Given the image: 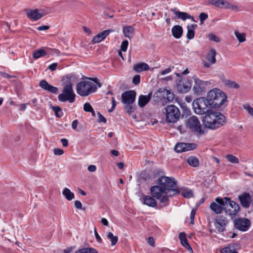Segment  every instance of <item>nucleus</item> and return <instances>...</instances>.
Returning a JSON list of instances; mask_svg holds the SVG:
<instances>
[{
	"label": "nucleus",
	"instance_id": "1",
	"mask_svg": "<svg viewBox=\"0 0 253 253\" xmlns=\"http://www.w3.org/2000/svg\"><path fill=\"white\" fill-rule=\"evenodd\" d=\"M226 117L220 112L211 111L206 114L203 119L205 127L214 130L226 124Z\"/></svg>",
	"mask_w": 253,
	"mask_h": 253
},
{
	"label": "nucleus",
	"instance_id": "2",
	"mask_svg": "<svg viewBox=\"0 0 253 253\" xmlns=\"http://www.w3.org/2000/svg\"><path fill=\"white\" fill-rule=\"evenodd\" d=\"M206 99L210 108H216L221 107L226 102L227 96L224 92L215 88L208 92Z\"/></svg>",
	"mask_w": 253,
	"mask_h": 253
},
{
	"label": "nucleus",
	"instance_id": "3",
	"mask_svg": "<svg viewBox=\"0 0 253 253\" xmlns=\"http://www.w3.org/2000/svg\"><path fill=\"white\" fill-rule=\"evenodd\" d=\"M157 183L164 189V191L168 194V192L171 190L172 194L168 195L169 197H172L175 194H179V189L174 188L177 184V181L173 177L161 176L157 181Z\"/></svg>",
	"mask_w": 253,
	"mask_h": 253
},
{
	"label": "nucleus",
	"instance_id": "4",
	"mask_svg": "<svg viewBox=\"0 0 253 253\" xmlns=\"http://www.w3.org/2000/svg\"><path fill=\"white\" fill-rule=\"evenodd\" d=\"M151 195L158 200L160 205L159 209L165 207L169 204V197L160 185H154L150 188Z\"/></svg>",
	"mask_w": 253,
	"mask_h": 253
},
{
	"label": "nucleus",
	"instance_id": "5",
	"mask_svg": "<svg viewBox=\"0 0 253 253\" xmlns=\"http://www.w3.org/2000/svg\"><path fill=\"white\" fill-rule=\"evenodd\" d=\"M66 77L69 80V83L64 86L62 93L58 95V99L60 102L68 101L70 103H73L75 100L76 94L73 90V84L70 82L72 76L71 75H67Z\"/></svg>",
	"mask_w": 253,
	"mask_h": 253
},
{
	"label": "nucleus",
	"instance_id": "6",
	"mask_svg": "<svg viewBox=\"0 0 253 253\" xmlns=\"http://www.w3.org/2000/svg\"><path fill=\"white\" fill-rule=\"evenodd\" d=\"M136 95V93L134 90L126 91L122 94V102L125 105V109L129 115L134 111L135 108L133 104L135 100Z\"/></svg>",
	"mask_w": 253,
	"mask_h": 253
},
{
	"label": "nucleus",
	"instance_id": "7",
	"mask_svg": "<svg viewBox=\"0 0 253 253\" xmlns=\"http://www.w3.org/2000/svg\"><path fill=\"white\" fill-rule=\"evenodd\" d=\"M97 89L96 85L92 82L83 81L77 84L76 91L81 96H87Z\"/></svg>",
	"mask_w": 253,
	"mask_h": 253
},
{
	"label": "nucleus",
	"instance_id": "8",
	"mask_svg": "<svg viewBox=\"0 0 253 253\" xmlns=\"http://www.w3.org/2000/svg\"><path fill=\"white\" fill-rule=\"evenodd\" d=\"M193 107L195 112L199 115L207 114L211 111L210 110L209 102L205 97H200L194 100L193 102Z\"/></svg>",
	"mask_w": 253,
	"mask_h": 253
},
{
	"label": "nucleus",
	"instance_id": "9",
	"mask_svg": "<svg viewBox=\"0 0 253 253\" xmlns=\"http://www.w3.org/2000/svg\"><path fill=\"white\" fill-rule=\"evenodd\" d=\"M178 79L176 81V86L177 91L180 93L187 92L192 86L191 80L187 78L183 77L178 73H175Z\"/></svg>",
	"mask_w": 253,
	"mask_h": 253
},
{
	"label": "nucleus",
	"instance_id": "10",
	"mask_svg": "<svg viewBox=\"0 0 253 253\" xmlns=\"http://www.w3.org/2000/svg\"><path fill=\"white\" fill-rule=\"evenodd\" d=\"M228 200V197H216L215 202H212L210 206V209L216 214H220L222 211L225 212V206L227 205L226 201Z\"/></svg>",
	"mask_w": 253,
	"mask_h": 253
},
{
	"label": "nucleus",
	"instance_id": "11",
	"mask_svg": "<svg viewBox=\"0 0 253 253\" xmlns=\"http://www.w3.org/2000/svg\"><path fill=\"white\" fill-rule=\"evenodd\" d=\"M166 121L169 123H175L179 118L180 113L179 109L174 105L167 106L165 108Z\"/></svg>",
	"mask_w": 253,
	"mask_h": 253
},
{
	"label": "nucleus",
	"instance_id": "12",
	"mask_svg": "<svg viewBox=\"0 0 253 253\" xmlns=\"http://www.w3.org/2000/svg\"><path fill=\"white\" fill-rule=\"evenodd\" d=\"M186 126L190 129L192 132H198L201 134L204 133L202 129L201 125L198 118L193 116L189 117L186 121Z\"/></svg>",
	"mask_w": 253,
	"mask_h": 253
},
{
	"label": "nucleus",
	"instance_id": "13",
	"mask_svg": "<svg viewBox=\"0 0 253 253\" xmlns=\"http://www.w3.org/2000/svg\"><path fill=\"white\" fill-rule=\"evenodd\" d=\"M228 200L226 201L227 205L225 206V214L226 215H229L231 218L236 215L240 211L239 205L235 202L232 201L228 198Z\"/></svg>",
	"mask_w": 253,
	"mask_h": 253
},
{
	"label": "nucleus",
	"instance_id": "14",
	"mask_svg": "<svg viewBox=\"0 0 253 253\" xmlns=\"http://www.w3.org/2000/svg\"><path fill=\"white\" fill-rule=\"evenodd\" d=\"M234 226L238 230L245 232L250 228L251 221L246 218H238L234 220Z\"/></svg>",
	"mask_w": 253,
	"mask_h": 253
},
{
	"label": "nucleus",
	"instance_id": "15",
	"mask_svg": "<svg viewBox=\"0 0 253 253\" xmlns=\"http://www.w3.org/2000/svg\"><path fill=\"white\" fill-rule=\"evenodd\" d=\"M197 145L195 143L179 142L174 147L175 152L182 153L195 150L197 148Z\"/></svg>",
	"mask_w": 253,
	"mask_h": 253
},
{
	"label": "nucleus",
	"instance_id": "16",
	"mask_svg": "<svg viewBox=\"0 0 253 253\" xmlns=\"http://www.w3.org/2000/svg\"><path fill=\"white\" fill-rule=\"evenodd\" d=\"M195 84L193 90L195 94L197 95L202 94L205 91V86L208 85V82L203 81L200 80L196 76L193 77Z\"/></svg>",
	"mask_w": 253,
	"mask_h": 253
},
{
	"label": "nucleus",
	"instance_id": "17",
	"mask_svg": "<svg viewBox=\"0 0 253 253\" xmlns=\"http://www.w3.org/2000/svg\"><path fill=\"white\" fill-rule=\"evenodd\" d=\"M228 221L226 217L218 215L215 217L214 225L219 232H222L225 230V227Z\"/></svg>",
	"mask_w": 253,
	"mask_h": 253
},
{
	"label": "nucleus",
	"instance_id": "18",
	"mask_svg": "<svg viewBox=\"0 0 253 253\" xmlns=\"http://www.w3.org/2000/svg\"><path fill=\"white\" fill-rule=\"evenodd\" d=\"M25 11L26 12L27 16L32 21H36L44 16V14L42 9H26Z\"/></svg>",
	"mask_w": 253,
	"mask_h": 253
},
{
	"label": "nucleus",
	"instance_id": "19",
	"mask_svg": "<svg viewBox=\"0 0 253 253\" xmlns=\"http://www.w3.org/2000/svg\"><path fill=\"white\" fill-rule=\"evenodd\" d=\"M209 3L220 8L235 9L237 8V6L233 5L224 0H210L209 1Z\"/></svg>",
	"mask_w": 253,
	"mask_h": 253
},
{
	"label": "nucleus",
	"instance_id": "20",
	"mask_svg": "<svg viewBox=\"0 0 253 253\" xmlns=\"http://www.w3.org/2000/svg\"><path fill=\"white\" fill-rule=\"evenodd\" d=\"M241 206L244 208H248L251 204V197L250 194L247 192H244L238 196Z\"/></svg>",
	"mask_w": 253,
	"mask_h": 253
},
{
	"label": "nucleus",
	"instance_id": "21",
	"mask_svg": "<svg viewBox=\"0 0 253 253\" xmlns=\"http://www.w3.org/2000/svg\"><path fill=\"white\" fill-rule=\"evenodd\" d=\"M113 31L114 30L112 29L104 30L93 37L91 42L93 43H99L104 40L110 33Z\"/></svg>",
	"mask_w": 253,
	"mask_h": 253
},
{
	"label": "nucleus",
	"instance_id": "22",
	"mask_svg": "<svg viewBox=\"0 0 253 253\" xmlns=\"http://www.w3.org/2000/svg\"><path fill=\"white\" fill-rule=\"evenodd\" d=\"M39 86L42 89L52 93L56 94L58 91L57 87L50 85L45 80H42L40 81Z\"/></svg>",
	"mask_w": 253,
	"mask_h": 253
},
{
	"label": "nucleus",
	"instance_id": "23",
	"mask_svg": "<svg viewBox=\"0 0 253 253\" xmlns=\"http://www.w3.org/2000/svg\"><path fill=\"white\" fill-rule=\"evenodd\" d=\"M143 203L149 207L155 208L157 209V202L155 197H153L152 195H145L142 198Z\"/></svg>",
	"mask_w": 253,
	"mask_h": 253
},
{
	"label": "nucleus",
	"instance_id": "24",
	"mask_svg": "<svg viewBox=\"0 0 253 253\" xmlns=\"http://www.w3.org/2000/svg\"><path fill=\"white\" fill-rule=\"evenodd\" d=\"M152 92H150L147 95H140L138 100V105L140 108H143L150 101Z\"/></svg>",
	"mask_w": 253,
	"mask_h": 253
},
{
	"label": "nucleus",
	"instance_id": "25",
	"mask_svg": "<svg viewBox=\"0 0 253 253\" xmlns=\"http://www.w3.org/2000/svg\"><path fill=\"white\" fill-rule=\"evenodd\" d=\"M183 32L182 27L180 25H175L171 29V34L175 39H179L181 37Z\"/></svg>",
	"mask_w": 253,
	"mask_h": 253
},
{
	"label": "nucleus",
	"instance_id": "26",
	"mask_svg": "<svg viewBox=\"0 0 253 253\" xmlns=\"http://www.w3.org/2000/svg\"><path fill=\"white\" fill-rule=\"evenodd\" d=\"M149 65L145 62H140L133 65V69L137 73H140L149 69Z\"/></svg>",
	"mask_w": 253,
	"mask_h": 253
},
{
	"label": "nucleus",
	"instance_id": "27",
	"mask_svg": "<svg viewBox=\"0 0 253 253\" xmlns=\"http://www.w3.org/2000/svg\"><path fill=\"white\" fill-rule=\"evenodd\" d=\"M176 9H177L176 8H171L170 10L172 11L174 14H175L176 17L178 19L185 21L186 19H188V18H189V14L187 12L177 11Z\"/></svg>",
	"mask_w": 253,
	"mask_h": 253
},
{
	"label": "nucleus",
	"instance_id": "28",
	"mask_svg": "<svg viewBox=\"0 0 253 253\" xmlns=\"http://www.w3.org/2000/svg\"><path fill=\"white\" fill-rule=\"evenodd\" d=\"M197 24H191L187 26V33L186 37L188 40H192L195 36V29L197 27Z\"/></svg>",
	"mask_w": 253,
	"mask_h": 253
},
{
	"label": "nucleus",
	"instance_id": "29",
	"mask_svg": "<svg viewBox=\"0 0 253 253\" xmlns=\"http://www.w3.org/2000/svg\"><path fill=\"white\" fill-rule=\"evenodd\" d=\"M134 31V28L130 26L124 27L123 29L124 36L128 39H131L132 37Z\"/></svg>",
	"mask_w": 253,
	"mask_h": 253
},
{
	"label": "nucleus",
	"instance_id": "30",
	"mask_svg": "<svg viewBox=\"0 0 253 253\" xmlns=\"http://www.w3.org/2000/svg\"><path fill=\"white\" fill-rule=\"evenodd\" d=\"M216 52L214 49L211 48L206 56V59L211 64H214L216 62Z\"/></svg>",
	"mask_w": 253,
	"mask_h": 253
},
{
	"label": "nucleus",
	"instance_id": "31",
	"mask_svg": "<svg viewBox=\"0 0 253 253\" xmlns=\"http://www.w3.org/2000/svg\"><path fill=\"white\" fill-rule=\"evenodd\" d=\"M187 163L191 167H198L199 166V161L195 156H189L186 160Z\"/></svg>",
	"mask_w": 253,
	"mask_h": 253
},
{
	"label": "nucleus",
	"instance_id": "32",
	"mask_svg": "<svg viewBox=\"0 0 253 253\" xmlns=\"http://www.w3.org/2000/svg\"><path fill=\"white\" fill-rule=\"evenodd\" d=\"M46 54L47 53L44 49L40 48L34 51L33 56L35 59H38L41 57L45 56Z\"/></svg>",
	"mask_w": 253,
	"mask_h": 253
},
{
	"label": "nucleus",
	"instance_id": "33",
	"mask_svg": "<svg viewBox=\"0 0 253 253\" xmlns=\"http://www.w3.org/2000/svg\"><path fill=\"white\" fill-rule=\"evenodd\" d=\"M161 89H163V88H159L156 92H155L153 95V97L154 98L155 101L159 102L160 100L162 99H164L165 97V94H164V91L160 90Z\"/></svg>",
	"mask_w": 253,
	"mask_h": 253
},
{
	"label": "nucleus",
	"instance_id": "34",
	"mask_svg": "<svg viewBox=\"0 0 253 253\" xmlns=\"http://www.w3.org/2000/svg\"><path fill=\"white\" fill-rule=\"evenodd\" d=\"M160 90L164 91L165 94V100H167L168 102H172L174 98V95L173 92H171L170 90L166 89H161Z\"/></svg>",
	"mask_w": 253,
	"mask_h": 253
},
{
	"label": "nucleus",
	"instance_id": "35",
	"mask_svg": "<svg viewBox=\"0 0 253 253\" xmlns=\"http://www.w3.org/2000/svg\"><path fill=\"white\" fill-rule=\"evenodd\" d=\"M62 194L68 201H71L74 198V194L67 188H65L63 190Z\"/></svg>",
	"mask_w": 253,
	"mask_h": 253
},
{
	"label": "nucleus",
	"instance_id": "36",
	"mask_svg": "<svg viewBox=\"0 0 253 253\" xmlns=\"http://www.w3.org/2000/svg\"><path fill=\"white\" fill-rule=\"evenodd\" d=\"M75 253H98V252L96 249L88 247L79 249Z\"/></svg>",
	"mask_w": 253,
	"mask_h": 253
},
{
	"label": "nucleus",
	"instance_id": "37",
	"mask_svg": "<svg viewBox=\"0 0 253 253\" xmlns=\"http://www.w3.org/2000/svg\"><path fill=\"white\" fill-rule=\"evenodd\" d=\"M239 244H236L235 246H233L232 248L238 247ZM220 253H238L234 249H232L230 246H228L220 250Z\"/></svg>",
	"mask_w": 253,
	"mask_h": 253
},
{
	"label": "nucleus",
	"instance_id": "38",
	"mask_svg": "<svg viewBox=\"0 0 253 253\" xmlns=\"http://www.w3.org/2000/svg\"><path fill=\"white\" fill-rule=\"evenodd\" d=\"M51 108L54 111L56 117L60 118L63 115L62 110L59 106H51Z\"/></svg>",
	"mask_w": 253,
	"mask_h": 253
},
{
	"label": "nucleus",
	"instance_id": "39",
	"mask_svg": "<svg viewBox=\"0 0 253 253\" xmlns=\"http://www.w3.org/2000/svg\"><path fill=\"white\" fill-rule=\"evenodd\" d=\"M107 237L108 239L110 240L112 246L115 245L118 241V237L116 236H114L111 232L108 233Z\"/></svg>",
	"mask_w": 253,
	"mask_h": 253
},
{
	"label": "nucleus",
	"instance_id": "40",
	"mask_svg": "<svg viewBox=\"0 0 253 253\" xmlns=\"http://www.w3.org/2000/svg\"><path fill=\"white\" fill-rule=\"evenodd\" d=\"M225 84L230 88H239L240 87V85L236 83V82L231 81V80H226L225 81Z\"/></svg>",
	"mask_w": 253,
	"mask_h": 253
},
{
	"label": "nucleus",
	"instance_id": "41",
	"mask_svg": "<svg viewBox=\"0 0 253 253\" xmlns=\"http://www.w3.org/2000/svg\"><path fill=\"white\" fill-rule=\"evenodd\" d=\"M226 158L231 163L238 164L239 163L238 158L233 155L228 154L226 155Z\"/></svg>",
	"mask_w": 253,
	"mask_h": 253
},
{
	"label": "nucleus",
	"instance_id": "42",
	"mask_svg": "<svg viewBox=\"0 0 253 253\" xmlns=\"http://www.w3.org/2000/svg\"><path fill=\"white\" fill-rule=\"evenodd\" d=\"M235 35L240 42H243L246 41V35L245 33H241L238 31H235Z\"/></svg>",
	"mask_w": 253,
	"mask_h": 253
},
{
	"label": "nucleus",
	"instance_id": "43",
	"mask_svg": "<svg viewBox=\"0 0 253 253\" xmlns=\"http://www.w3.org/2000/svg\"><path fill=\"white\" fill-rule=\"evenodd\" d=\"M179 238L180 240L181 244L182 245H185L188 243V241L186 238V235L184 232H180L179 234Z\"/></svg>",
	"mask_w": 253,
	"mask_h": 253
},
{
	"label": "nucleus",
	"instance_id": "44",
	"mask_svg": "<svg viewBox=\"0 0 253 253\" xmlns=\"http://www.w3.org/2000/svg\"><path fill=\"white\" fill-rule=\"evenodd\" d=\"M197 211V208H194L190 213V223L191 224H194V218H195V215Z\"/></svg>",
	"mask_w": 253,
	"mask_h": 253
},
{
	"label": "nucleus",
	"instance_id": "45",
	"mask_svg": "<svg viewBox=\"0 0 253 253\" xmlns=\"http://www.w3.org/2000/svg\"><path fill=\"white\" fill-rule=\"evenodd\" d=\"M208 37L211 41L216 42H219L220 41V39L213 34H209Z\"/></svg>",
	"mask_w": 253,
	"mask_h": 253
},
{
	"label": "nucleus",
	"instance_id": "46",
	"mask_svg": "<svg viewBox=\"0 0 253 253\" xmlns=\"http://www.w3.org/2000/svg\"><path fill=\"white\" fill-rule=\"evenodd\" d=\"M182 196L183 197L187 198H190L193 196V192L191 190H187L186 191H183L182 193Z\"/></svg>",
	"mask_w": 253,
	"mask_h": 253
},
{
	"label": "nucleus",
	"instance_id": "47",
	"mask_svg": "<svg viewBox=\"0 0 253 253\" xmlns=\"http://www.w3.org/2000/svg\"><path fill=\"white\" fill-rule=\"evenodd\" d=\"M139 178L144 181H146L149 179L150 177L146 171H142L139 175Z\"/></svg>",
	"mask_w": 253,
	"mask_h": 253
},
{
	"label": "nucleus",
	"instance_id": "48",
	"mask_svg": "<svg viewBox=\"0 0 253 253\" xmlns=\"http://www.w3.org/2000/svg\"><path fill=\"white\" fill-rule=\"evenodd\" d=\"M128 42L127 40H124L122 42L121 45V49L123 51H126L127 48Z\"/></svg>",
	"mask_w": 253,
	"mask_h": 253
},
{
	"label": "nucleus",
	"instance_id": "49",
	"mask_svg": "<svg viewBox=\"0 0 253 253\" xmlns=\"http://www.w3.org/2000/svg\"><path fill=\"white\" fill-rule=\"evenodd\" d=\"M93 109L91 105L88 103L86 102L84 105V110L85 112H91V110Z\"/></svg>",
	"mask_w": 253,
	"mask_h": 253
},
{
	"label": "nucleus",
	"instance_id": "50",
	"mask_svg": "<svg viewBox=\"0 0 253 253\" xmlns=\"http://www.w3.org/2000/svg\"><path fill=\"white\" fill-rule=\"evenodd\" d=\"M208 18V14L202 12L199 15V19L201 24H203L204 21H205Z\"/></svg>",
	"mask_w": 253,
	"mask_h": 253
},
{
	"label": "nucleus",
	"instance_id": "51",
	"mask_svg": "<svg viewBox=\"0 0 253 253\" xmlns=\"http://www.w3.org/2000/svg\"><path fill=\"white\" fill-rule=\"evenodd\" d=\"M132 82L135 85L138 84L140 82V76L139 75H135L132 78Z\"/></svg>",
	"mask_w": 253,
	"mask_h": 253
},
{
	"label": "nucleus",
	"instance_id": "52",
	"mask_svg": "<svg viewBox=\"0 0 253 253\" xmlns=\"http://www.w3.org/2000/svg\"><path fill=\"white\" fill-rule=\"evenodd\" d=\"M97 115L98 116V122H103L104 123H106V119L99 112H97Z\"/></svg>",
	"mask_w": 253,
	"mask_h": 253
},
{
	"label": "nucleus",
	"instance_id": "53",
	"mask_svg": "<svg viewBox=\"0 0 253 253\" xmlns=\"http://www.w3.org/2000/svg\"><path fill=\"white\" fill-rule=\"evenodd\" d=\"M244 108L246 109L250 115L253 116V108L250 106L249 104L244 106Z\"/></svg>",
	"mask_w": 253,
	"mask_h": 253
},
{
	"label": "nucleus",
	"instance_id": "54",
	"mask_svg": "<svg viewBox=\"0 0 253 253\" xmlns=\"http://www.w3.org/2000/svg\"><path fill=\"white\" fill-rule=\"evenodd\" d=\"M53 152L55 155H61L64 153V151L60 148H54Z\"/></svg>",
	"mask_w": 253,
	"mask_h": 253
},
{
	"label": "nucleus",
	"instance_id": "55",
	"mask_svg": "<svg viewBox=\"0 0 253 253\" xmlns=\"http://www.w3.org/2000/svg\"><path fill=\"white\" fill-rule=\"evenodd\" d=\"M94 235H95L96 241L98 243H101L102 242V239L100 237L99 234H98V233H97V232L96 231V228H94Z\"/></svg>",
	"mask_w": 253,
	"mask_h": 253
},
{
	"label": "nucleus",
	"instance_id": "56",
	"mask_svg": "<svg viewBox=\"0 0 253 253\" xmlns=\"http://www.w3.org/2000/svg\"><path fill=\"white\" fill-rule=\"evenodd\" d=\"M57 66H58V63H53L51 64V65H50L48 66V69L50 71H55L56 69Z\"/></svg>",
	"mask_w": 253,
	"mask_h": 253
},
{
	"label": "nucleus",
	"instance_id": "57",
	"mask_svg": "<svg viewBox=\"0 0 253 253\" xmlns=\"http://www.w3.org/2000/svg\"><path fill=\"white\" fill-rule=\"evenodd\" d=\"M74 205L76 209H82V204L80 201H75L74 202Z\"/></svg>",
	"mask_w": 253,
	"mask_h": 253
},
{
	"label": "nucleus",
	"instance_id": "58",
	"mask_svg": "<svg viewBox=\"0 0 253 253\" xmlns=\"http://www.w3.org/2000/svg\"><path fill=\"white\" fill-rule=\"evenodd\" d=\"M49 29V27L47 25H42L39 26L37 28V29L39 31H43V30H47Z\"/></svg>",
	"mask_w": 253,
	"mask_h": 253
},
{
	"label": "nucleus",
	"instance_id": "59",
	"mask_svg": "<svg viewBox=\"0 0 253 253\" xmlns=\"http://www.w3.org/2000/svg\"><path fill=\"white\" fill-rule=\"evenodd\" d=\"M78 123H79V122H78V120H75L73 121V122H72V127L73 129H74V130L77 129V127Z\"/></svg>",
	"mask_w": 253,
	"mask_h": 253
},
{
	"label": "nucleus",
	"instance_id": "60",
	"mask_svg": "<svg viewBox=\"0 0 253 253\" xmlns=\"http://www.w3.org/2000/svg\"><path fill=\"white\" fill-rule=\"evenodd\" d=\"M148 243L150 245L154 246L155 245V241L154 238L152 237H149L148 238Z\"/></svg>",
	"mask_w": 253,
	"mask_h": 253
},
{
	"label": "nucleus",
	"instance_id": "61",
	"mask_svg": "<svg viewBox=\"0 0 253 253\" xmlns=\"http://www.w3.org/2000/svg\"><path fill=\"white\" fill-rule=\"evenodd\" d=\"M87 169L90 172H94L96 169V167L94 165H90L88 167Z\"/></svg>",
	"mask_w": 253,
	"mask_h": 253
},
{
	"label": "nucleus",
	"instance_id": "62",
	"mask_svg": "<svg viewBox=\"0 0 253 253\" xmlns=\"http://www.w3.org/2000/svg\"><path fill=\"white\" fill-rule=\"evenodd\" d=\"M61 142L63 147H67L68 145V141L66 138H62Z\"/></svg>",
	"mask_w": 253,
	"mask_h": 253
},
{
	"label": "nucleus",
	"instance_id": "63",
	"mask_svg": "<svg viewBox=\"0 0 253 253\" xmlns=\"http://www.w3.org/2000/svg\"><path fill=\"white\" fill-rule=\"evenodd\" d=\"M89 80L91 81H92L93 82H94L95 84H96L99 87H100L101 86V84L99 82L98 80L96 78H89Z\"/></svg>",
	"mask_w": 253,
	"mask_h": 253
},
{
	"label": "nucleus",
	"instance_id": "64",
	"mask_svg": "<svg viewBox=\"0 0 253 253\" xmlns=\"http://www.w3.org/2000/svg\"><path fill=\"white\" fill-rule=\"evenodd\" d=\"M75 247H68V248L65 249L64 250V253H70L72 252V251H73V250L74 249H75Z\"/></svg>",
	"mask_w": 253,
	"mask_h": 253
}]
</instances>
